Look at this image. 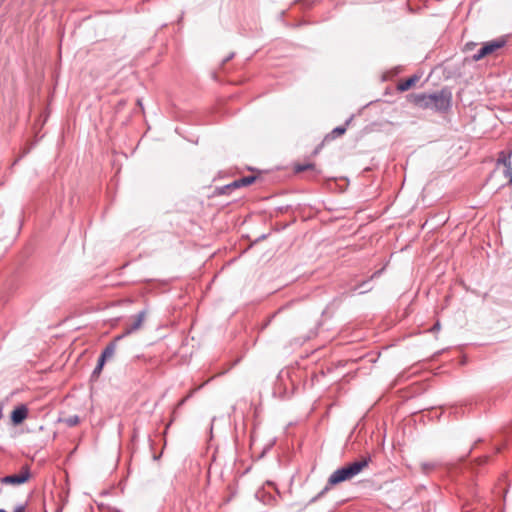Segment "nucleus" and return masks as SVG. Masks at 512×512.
I'll use <instances>...</instances> for the list:
<instances>
[{"instance_id":"423d86ee","label":"nucleus","mask_w":512,"mask_h":512,"mask_svg":"<svg viewBox=\"0 0 512 512\" xmlns=\"http://www.w3.org/2000/svg\"><path fill=\"white\" fill-rule=\"evenodd\" d=\"M28 416V409L25 405L16 407L11 413V420L13 424L18 425L22 423Z\"/></svg>"},{"instance_id":"6e6552de","label":"nucleus","mask_w":512,"mask_h":512,"mask_svg":"<svg viewBox=\"0 0 512 512\" xmlns=\"http://www.w3.org/2000/svg\"><path fill=\"white\" fill-rule=\"evenodd\" d=\"M119 340H116V338L110 342L106 347L105 349L103 350V352L101 353L100 355V358L103 359L105 362L111 358H113L114 354H115V351H116V348H117V342Z\"/></svg>"},{"instance_id":"1a4fd4ad","label":"nucleus","mask_w":512,"mask_h":512,"mask_svg":"<svg viewBox=\"0 0 512 512\" xmlns=\"http://www.w3.org/2000/svg\"><path fill=\"white\" fill-rule=\"evenodd\" d=\"M503 175L502 186L509 185L512 183V167L511 165H506L505 167L500 168V172Z\"/></svg>"},{"instance_id":"412c9836","label":"nucleus","mask_w":512,"mask_h":512,"mask_svg":"<svg viewBox=\"0 0 512 512\" xmlns=\"http://www.w3.org/2000/svg\"><path fill=\"white\" fill-rule=\"evenodd\" d=\"M0 512H6L4 509H0Z\"/></svg>"},{"instance_id":"6ab92c4d","label":"nucleus","mask_w":512,"mask_h":512,"mask_svg":"<svg viewBox=\"0 0 512 512\" xmlns=\"http://www.w3.org/2000/svg\"><path fill=\"white\" fill-rule=\"evenodd\" d=\"M262 494H263V492L258 491L257 496L260 497V495H262Z\"/></svg>"},{"instance_id":"20e7f679","label":"nucleus","mask_w":512,"mask_h":512,"mask_svg":"<svg viewBox=\"0 0 512 512\" xmlns=\"http://www.w3.org/2000/svg\"><path fill=\"white\" fill-rule=\"evenodd\" d=\"M30 469L28 466H23L21 468V471L18 473V474H14V475H8V476H5L3 478H1V483L2 484H7V485H21V484H24L25 482H27L29 479H30Z\"/></svg>"},{"instance_id":"7ed1b4c3","label":"nucleus","mask_w":512,"mask_h":512,"mask_svg":"<svg viewBox=\"0 0 512 512\" xmlns=\"http://www.w3.org/2000/svg\"><path fill=\"white\" fill-rule=\"evenodd\" d=\"M506 44L504 38H497L488 42H485L483 46L473 55L474 61H479L486 56L495 54L499 49L503 48Z\"/></svg>"},{"instance_id":"2eb2a0df","label":"nucleus","mask_w":512,"mask_h":512,"mask_svg":"<svg viewBox=\"0 0 512 512\" xmlns=\"http://www.w3.org/2000/svg\"><path fill=\"white\" fill-rule=\"evenodd\" d=\"M441 326L439 322H436L434 326L430 329L431 332H438L440 330Z\"/></svg>"},{"instance_id":"a211bd4d","label":"nucleus","mask_w":512,"mask_h":512,"mask_svg":"<svg viewBox=\"0 0 512 512\" xmlns=\"http://www.w3.org/2000/svg\"><path fill=\"white\" fill-rule=\"evenodd\" d=\"M273 501H275V497H273V496H269V498H268V500H267V503H269V504H270V503H271V502H273Z\"/></svg>"},{"instance_id":"f3484780","label":"nucleus","mask_w":512,"mask_h":512,"mask_svg":"<svg viewBox=\"0 0 512 512\" xmlns=\"http://www.w3.org/2000/svg\"><path fill=\"white\" fill-rule=\"evenodd\" d=\"M13 512H25V506L24 505H18Z\"/></svg>"},{"instance_id":"9b49d317","label":"nucleus","mask_w":512,"mask_h":512,"mask_svg":"<svg viewBox=\"0 0 512 512\" xmlns=\"http://www.w3.org/2000/svg\"><path fill=\"white\" fill-rule=\"evenodd\" d=\"M255 179H256L255 176H246V177H243V178H240V179L234 181L230 186H232L234 188L248 186V185L252 184L255 181Z\"/></svg>"},{"instance_id":"aec40b11","label":"nucleus","mask_w":512,"mask_h":512,"mask_svg":"<svg viewBox=\"0 0 512 512\" xmlns=\"http://www.w3.org/2000/svg\"><path fill=\"white\" fill-rule=\"evenodd\" d=\"M185 399L181 400V402L179 403V405H182L184 403Z\"/></svg>"},{"instance_id":"f03ea898","label":"nucleus","mask_w":512,"mask_h":512,"mask_svg":"<svg viewBox=\"0 0 512 512\" xmlns=\"http://www.w3.org/2000/svg\"><path fill=\"white\" fill-rule=\"evenodd\" d=\"M370 461V457H366L335 470L330 475L328 479V484L336 485L346 480L352 479L353 477L361 473L366 467H368Z\"/></svg>"},{"instance_id":"0eeeda50","label":"nucleus","mask_w":512,"mask_h":512,"mask_svg":"<svg viewBox=\"0 0 512 512\" xmlns=\"http://www.w3.org/2000/svg\"><path fill=\"white\" fill-rule=\"evenodd\" d=\"M506 165H511V162H510V155H506L505 152H501L499 154V157L497 159V163H496V169L494 170V172L492 173L491 177H496L498 176L499 172H500V168L501 167H505Z\"/></svg>"},{"instance_id":"9d476101","label":"nucleus","mask_w":512,"mask_h":512,"mask_svg":"<svg viewBox=\"0 0 512 512\" xmlns=\"http://www.w3.org/2000/svg\"><path fill=\"white\" fill-rule=\"evenodd\" d=\"M418 81V77L417 76H412L404 81H401L397 88L399 91H407L408 89H410L412 86H414L416 84V82Z\"/></svg>"},{"instance_id":"39448f33","label":"nucleus","mask_w":512,"mask_h":512,"mask_svg":"<svg viewBox=\"0 0 512 512\" xmlns=\"http://www.w3.org/2000/svg\"><path fill=\"white\" fill-rule=\"evenodd\" d=\"M146 313L145 311L139 312L132 320L131 323H127L125 327V331L123 334L116 337V340H121L122 338L130 335L131 333L137 331L140 329L143 325V322L145 320Z\"/></svg>"},{"instance_id":"4468645a","label":"nucleus","mask_w":512,"mask_h":512,"mask_svg":"<svg viewBox=\"0 0 512 512\" xmlns=\"http://www.w3.org/2000/svg\"><path fill=\"white\" fill-rule=\"evenodd\" d=\"M346 131V127L345 126H339V127H336L332 130V135L333 136H340V135H343Z\"/></svg>"},{"instance_id":"dca6fc26","label":"nucleus","mask_w":512,"mask_h":512,"mask_svg":"<svg viewBox=\"0 0 512 512\" xmlns=\"http://www.w3.org/2000/svg\"><path fill=\"white\" fill-rule=\"evenodd\" d=\"M312 165L311 164H308V165H304V166H298L297 167V171H304V170H307L309 168H311Z\"/></svg>"},{"instance_id":"f8f14e48","label":"nucleus","mask_w":512,"mask_h":512,"mask_svg":"<svg viewBox=\"0 0 512 512\" xmlns=\"http://www.w3.org/2000/svg\"><path fill=\"white\" fill-rule=\"evenodd\" d=\"M63 421L67 426L73 427V426H76L79 424L80 418L77 415H72V416L65 418Z\"/></svg>"},{"instance_id":"f257e3e1","label":"nucleus","mask_w":512,"mask_h":512,"mask_svg":"<svg viewBox=\"0 0 512 512\" xmlns=\"http://www.w3.org/2000/svg\"><path fill=\"white\" fill-rule=\"evenodd\" d=\"M410 101L422 109H431L438 112H444L451 106V93L442 90L432 94H411Z\"/></svg>"},{"instance_id":"ddd939ff","label":"nucleus","mask_w":512,"mask_h":512,"mask_svg":"<svg viewBox=\"0 0 512 512\" xmlns=\"http://www.w3.org/2000/svg\"><path fill=\"white\" fill-rule=\"evenodd\" d=\"M104 365H105V361L99 357L98 363L93 371V376L99 375L101 373Z\"/></svg>"}]
</instances>
